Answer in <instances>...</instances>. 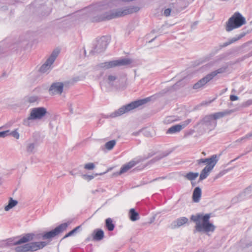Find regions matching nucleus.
<instances>
[{
	"mask_svg": "<svg viewBox=\"0 0 252 252\" xmlns=\"http://www.w3.org/2000/svg\"><path fill=\"white\" fill-rule=\"evenodd\" d=\"M33 236L34 234L32 233H28L17 241L8 239L6 242L3 243V245L5 246L17 245L14 248L16 252H34L43 248L47 245V243L45 242H36L20 245L23 243H26L32 241L33 239Z\"/></svg>",
	"mask_w": 252,
	"mask_h": 252,
	"instance_id": "1",
	"label": "nucleus"
},
{
	"mask_svg": "<svg viewBox=\"0 0 252 252\" xmlns=\"http://www.w3.org/2000/svg\"><path fill=\"white\" fill-rule=\"evenodd\" d=\"M211 216L210 214H197L195 215H192L190 219L193 222H195V229L194 232H204L208 233L209 232H214L215 230V226L209 221Z\"/></svg>",
	"mask_w": 252,
	"mask_h": 252,
	"instance_id": "2",
	"label": "nucleus"
},
{
	"mask_svg": "<svg viewBox=\"0 0 252 252\" xmlns=\"http://www.w3.org/2000/svg\"><path fill=\"white\" fill-rule=\"evenodd\" d=\"M139 9L140 8L138 6H130L124 8L106 11L102 13V14L95 20L101 21L117 18L136 12L138 11Z\"/></svg>",
	"mask_w": 252,
	"mask_h": 252,
	"instance_id": "3",
	"label": "nucleus"
},
{
	"mask_svg": "<svg viewBox=\"0 0 252 252\" xmlns=\"http://www.w3.org/2000/svg\"><path fill=\"white\" fill-rule=\"evenodd\" d=\"M219 160V157L217 155H213L210 158H201L196 160L197 164L201 165L205 164L206 166L201 171L199 180L202 181L209 176Z\"/></svg>",
	"mask_w": 252,
	"mask_h": 252,
	"instance_id": "4",
	"label": "nucleus"
},
{
	"mask_svg": "<svg viewBox=\"0 0 252 252\" xmlns=\"http://www.w3.org/2000/svg\"><path fill=\"white\" fill-rule=\"evenodd\" d=\"M47 113V109L43 107L32 108L29 116L23 120V125L26 126H31L34 121L41 120Z\"/></svg>",
	"mask_w": 252,
	"mask_h": 252,
	"instance_id": "5",
	"label": "nucleus"
},
{
	"mask_svg": "<svg viewBox=\"0 0 252 252\" xmlns=\"http://www.w3.org/2000/svg\"><path fill=\"white\" fill-rule=\"evenodd\" d=\"M246 24V19L239 12H235L226 23L225 29L230 32Z\"/></svg>",
	"mask_w": 252,
	"mask_h": 252,
	"instance_id": "6",
	"label": "nucleus"
},
{
	"mask_svg": "<svg viewBox=\"0 0 252 252\" xmlns=\"http://www.w3.org/2000/svg\"><path fill=\"white\" fill-rule=\"evenodd\" d=\"M148 101V98L133 101L126 105L123 106L120 108L118 110L111 114L112 117H116L121 116L122 115L127 113L134 109L146 103Z\"/></svg>",
	"mask_w": 252,
	"mask_h": 252,
	"instance_id": "7",
	"label": "nucleus"
},
{
	"mask_svg": "<svg viewBox=\"0 0 252 252\" xmlns=\"http://www.w3.org/2000/svg\"><path fill=\"white\" fill-rule=\"evenodd\" d=\"M226 68L225 67H222L216 70L212 71L210 73L207 74L206 76L200 79L197 83H196L193 86L194 89H198L204 86L206 83L213 79L215 77L217 76L218 74L223 73L225 72Z\"/></svg>",
	"mask_w": 252,
	"mask_h": 252,
	"instance_id": "8",
	"label": "nucleus"
},
{
	"mask_svg": "<svg viewBox=\"0 0 252 252\" xmlns=\"http://www.w3.org/2000/svg\"><path fill=\"white\" fill-rule=\"evenodd\" d=\"M226 68L225 67H222L216 70L212 71L210 73L207 74L206 76L200 79L197 83H196L193 86L194 89H198L204 86L206 83L213 79L215 77L217 76L218 74L223 73L225 72Z\"/></svg>",
	"mask_w": 252,
	"mask_h": 252,
	"instance_id": "9",
	"label": "nucleus"
},
{
	"mask_svg": "<svg viewBox=\"0 0 252 252\" xmlns=\"http://www.w3.org/2000/svg\"><path fill=\"white\" fill-rule=\"evenodd\" d=\"M131 63V61L130 60L127 58H123L101 63L98 65V67L104 69H107L116 66L126 65Z\"/></svg>",
	"mask_w": 252,
	"mask_h": 252,
	"instance_id": "10",
	"label": "nucleus"
},
{
	"mask_svg": "<svg viewBox=\"0 0 252 252\" xmlns=\"http://www.w3.org/2000/svg\"><path fill=\"white\" fill-rule=\"evenodd\" d=\"M60 52V50L58 49L54 50L52 52V54L46 60L45 63L41 66L40 68V71L41 72L47 73L51 70V65L59 55Z\"/></svg>",
	"mask_w": 252,
	"mask_h": 252,
	"instance_id": "11",
	"label": "nucleus"
},
{
	"mask_svg": "<svg viewBox=\"0 0 252 252\" xmlns=\"http://www.w3.org/2000/svg\"><path fill=\"white\" fill-rule=\"evenodd\" d=\"M69 224V223H62L56 227L54 229L42 234V238L43 239H50L55 237L60 233L64 231L67 227Z\"/></svg>",
	"mask_w": 252,
	"mask_h": 252,
	"instance_id": "12",
	"label": "nucleus"
},
{
	"mask_svg": "<svg viewBox=\"0 0 252 252\" xmlns=\"http://www.w3.org/2000/svg\"><path fill=\"white\" fill-rule=\"evenodd\" d=\"M200 123L204 126L207 127L209 130L214 129L217 125V121L214 120L211 114L205 116Z\"/></svg>",
	"mask_w": 252,
	"mask_h": 252,
	"instance_id": "13",
	"label": "nucleus"
},
{
	"mask_svg": "<svg viewBox=\"0 0 252 252\" xmlns=\"http://www.w3.org/2000/svg\"><path fill=\"white\" fill-rule=\"evenodd\" d=\"M63 84L62 82L53 83L49 89L51 95L61 94L63 91Z\"/></svg>",
	"mask_w": 252,
	"mask_h": 252,
	"instance_id": "14",
	"label": "nucleus"
},
{
	"mask_svg": "<svg viewBox=\"0 0 252 252\" xmlns=\"http://www.w3.org/2000/svg\"><path fill=\"white\" fill-rule=\"evenodd\" d=\"M108 43L105 40V38L102 37L97 41V43L95 45L94 50L92 52L94 53H100L105 50L107 46Z\"/></svg>",
	"mask_w": 252,
	"mask_h": 252,
	"instance_id": "15",
	"label": "nucleus"
},
{
	"mask_svg": "<svg viewBox=\"0 0 252 252\" xmlns=\"http://www.w3.org/2000/svg\"><path fill=\"white\" fill-rule=\"evenodd\" d=\"M188 219L183 217L173 221L169 225V227L172 229L180 227L188 222Z\"/></svg>",
	"mask_w": 252,
	"mask_h": 252,
	"instance_id": "16",
	"label": "nucleus"
},
{
	"mask_svg": "<svg viewBox=\"0 0 252 252\" xmlns=\"http://www.w3.org/2000/svg\"><path fill=\"white\" fill-rule=\"evenodd\" d=\"M139 162L138 160H132L126 164L124 165L119 171V174L121 175L128 171L130 169L134 166Z\"/></svg>",
	"mask_w": 252,
	"mask_h": 252,
	"instance_id": "17",
	"label": "nucleus"
},
{
	"mask_svg": "<svg viewBox=\"0 0 252 252\" xmlns=\"http://www.w3.org/2000/svg\"><path fill=\"white\" fill-rule=\"evenodd\" d=\"M234 111L233 110H225L221 112H216L212 114L211 115L213 117L215 121L222 118L226 116L231 114Z\"/></svg>",
	"mask_w": 252,
	"mask_h": 252,
	"instance_id": "18",
	"label": "nucleus"
},
{
	"mask_svg": "<svg viewBox=\"0 0 252 252\" xmlns=\"http://www.w3.org/2000/svg\"><path fill=\"white\" fill-rule=\"evenodd\" d=\"M246 35V33L243 32L240 34L236 35V36L233 37L232 39H229L228 41L224 43L221 46L222 47H225L237 41V40L240 39L242 37H243Z\"/></svg>",
	"mask_w": 252,
	"mask_h": 252,
	"instance_id": "19",
	"label": "nucleus"
},
{
	"mask_svg": "<svg viewBox=\"0 0 252 252\" xmlns=\"http://www.w3.org/2000/svg\"><path fill=\"white\" fill-rule=\"evenodd\" d=\"M201 195V189L199 187H196L193 192L192 200L195 202H198Z\"/></svg>",
	"mask_w": 252,
	"mask_h": 252,
	"instance_id": "20",
	"label": "nucleus"
},
{
	"mask_svg": "<svg viewBox=\"0 0 252 252\" xmlns=\"http://www.w3.org/2000/svg\"><path fill=\"white\" fill-rule=\"evenodd\" d=\"M184 128V126L176 125L169 128L166 132L167 133L174 134L180 132Z\"/></svg>",
	"mask_w": 252,
	"mask_h": 252,
	"instance_id": "21",
	"label": "nucleus"
},
{
	"mask_svg": "<svg viewBox=\"0 0 252 252\" xmlns=\"http://www.w3.org/2000/svg\"><path fill=\"white\" fill-rule=\"evenodd\" d=\"M93 239L96 241H100L104 237V232L101 229H96L94 232Z\"/></svg>",
	"mask_w": 252,
	"mask_h": 252,
	"instance_id": "22",
	"label": "nucleus"
},
{
	"mask_svg": "<svg viewBox=\"0 0 252 252\" xmlns=\"http://www.w3.org/2000/svg\"><path fill=\"white\" fill-rule=\"evenodd\" d=\"M129 216L130 220L132 221H136L139 219L138 213L135 212L134 209H130L129 212Z\"/></svg>",
	"mask_w": 252,
	"mask_h": 252,
	"instance_id": "23",
	"label": "nucleus"
},
{
	"mask_svg": "<svg viewBox=\"0 0 252 252\" xmlns=\"http://www.w3.org/2000/svg\"><path fill=\"white\" fill-rule=\"evenodd\" d=\"M198 175L199 174L197 172H190L184 175V177L187 180L192 181L196 179Z\"/></svg>",
	"mask_w": 252,
	"mask_h": 252,
	"instance_id": "24",
	"label": "nucleus"
},
{
	"mask_svg": "<svg viewBox=\"0 0 252 252\" xmlns=\"http://www.w3.org/2000/svg\"><path fill=\"white\" fill-rule=\"evenodd\" d=\"M17 201L15 200H13L11 198L9 201L8 205L5 206L4 210L6 211H9L10 209L14 207L17 204Z\"/></svg>",
	"mask_w": 252,
	"mask_h": 252,
	"instance_id": "25",
	"label": "nucleus"
},
{
	"mask_svg": "<svg viewBox=\"0 0 252 252\" xmlns=\"http://www.w3.org/2000/svg\"><path fill=\"white\" fill-rule=\"evenodd\" d=\"M105 223L106 226L109 231H113L114 230L115 225L111 218L107 219L105 220Z\"/></svg>",
	"mask_w": 252,
	"mask_h": 252,
	"instance_id": "26",
	"label": "nucleus"
},
{
	"mask_svg": "<svg viewBox=\"0 0 252 252\" xmlns=\"http://www.w3.org/2000/svg\"><path fill=\"white\" fill-rule=\"evenodd\" d=\"M116 143V142L115 140L109 141L105 143V147L107 150H111L114 148Z\"/></svg>",
	"mask_w": 252,
	"mask_h": 252,
	"instance_id": "27",
	"label": "nucleus"
},
{
	"mask_svg": "<svg viewBox=\"0 0 252 252\" xmlns=\"http://www.w3.org/2000/svg\"><path fill=\"white\" fill-rule=\"evenodd\" d=\"M35 144L33 143H29L27 147V151L28 153H33L35 152Z\"/></svg>",
	"mask_w": 252,
	"mask_h": 252,
	"instance_id": "28",
	"label": "nucleus"
},
{
	"mask_svg": "<svg viewBox=\"0 0 252 252\" xmlns=\"http://www.w3.org/2000/svg\"><path fill=\"white\" fill-rule=\"evenodd\" d=\"M39 100V97L34 95H31L29 96L28 101L30 103H34L37 101Z\"/></svg>",
	"mask_w": 252,
	"mask_h": 252,
	"instance_id": "29",
	"label": "nucleus"
},
{
	"mask_svg": "<svg viewBox=\"0 0 252 252\" xmlns=\"http://www.w3.org/2000/svg\"><path fill=\"white\" fill-rule=\"evenodd\" d=\"M9 135H11L16 139H18L20 137V134L18 132V129H15L14 130L11 132L9 131Z\"/></svg>",
	"mask_w": 252,
	"mask_h": 252,
	"instance_id": "30",
	"label": "nucleus"
},
{
	"mask_svg": "<svg viewBox=\"0 0 252 252\" xmlns=\"http://www.w3.org/2000/svg\"><path fill=\"white\" fill-rule=\"evenodd\" d=\"M116 79V77L114 75H109L108 77V83L112 86L113 84L114 81Z\"/></svg>",
	"mask_w": 252,
	"mask_h": 252,
	"instance_id": "31",
	"label": "nucleus"
},
{
	"mask_svg": "<svg viewBox=\"0 0 252 252\" xmlns=\"http://www.w3.org/2000/svg\"><path fill=\"white\" fill-rule=\"evenodd\" d=\"M80 227V226L76 227L74 229H73L72 230L68 232L67 234H66L64 237V238H67L68 237L72 236L74 233H75L78 229H79Z\"/></svg>",
	"mask_w": 252,
	"mask_h": 252,
	"instance_id": "32",
	"label": "nucleus"
},
{
	"mask_svg": "<svg viewBox=\"0 0 252 252\" xmlns=\"http://www.w3.org/2000/svg\"><path fill=\"white\" fill-rule=\"evenodd\" d=\"M95 166L93 163H88L85 165L84 168L87 170H93L94 169Z\"/></svg>",
	"mask_w": 252,
	"mask_h": 252,
	"instance_id": "33",
	"label": "nucleus"
},
{
	"mask_svg": "<svg viewBox=\"0 0 252 252\" xmlns=\"http://www.w3.org/2000/svg\"><path fill=\"white\" fill-rule=\"evenodd\" d=\"M251 136H252V132L251 133H248L247 135H246L245 136L238 139L237 140V142H241L244 140L248 139H249Z\"/></svg>",
	"mask_w": 252,
	"mask_h": 252,
	"instance_id": "34",
	"label": "nucleus"
},
{
	"mask_svg": "<svg viewBox=\"0 0 252 252\" xmlns=\"http://www.w3.org/2000/svg\"><path fill=\"white\" fill-rule=\"evenodd\" d=\"M9 135V130H5L0 132V137H5Z\"/></svg>",
	"mask_w": 252,
	"mask_h": 252,
	"instance_id": "35",
	"label": "nucleus"
},
{
	"mask_svg": "<svg viewBox=\"0 0 252 252\" xmlns=\"http://www.w3.org/2000/svg\"><path fill=\"white\" fill-rule=\"evenodd\" d=\"M82 178L88 181L91 180L94 178V176L93 175H82Z\"/></svg>",
	"mask_w": 252,
	"mask_h": 252,
	"instance_id": "36",
	"label": "nucleus"
},
{
	"mask_svg": "<svg viewBox=\"0 0 252 252\" xmlns=\"http://www.w3.org/2000/svg\"><path fill=\"white\" fill-rule=\"evenodd\" d=\"M171 10L170 8L166 9L163 12V15L166 17L170 15Z\"/></svg>",
	"mask_w": 252,
	"mask_h": 252,
	"instance_id": "37",
	"label": "nucleus"
},
{
	"mask_svg": "<svg viewBox=\"0 0 252 252\" xmlns=\"http://www.w3.org/2000/svg\"><path fill=\"white\" fill-rule=\"evenodd\" d=\"M252 104V99H249L246 101L244 104V106L245 107L249 106Z\"/></svg>",
	"mask_w": 252,
	"mask_h": 252,
	"instance_id": "38",
	"label": "nucleus"
},
{
	"mask_svg": "<svg viewBox=\"0 0 252 252\" xmlns=\"http://www.w3.org/2000/svg\"><path fill=\"white\" fill-rule=\"evenodd\" d=\"M252 192V186H250L249 187H248V188H247L246 189H245V192L247 194H249L250 192Z\"/></svg>",
	"mask_w": 252,
	"mask_h": 252,
	"instance_id": "39",
	"label": "nucleus"
},
{
	"mask_svg": "<svg viewBox=\"0 0 252 252\" xmlns=\"http://www.w3.org/2000/svg\"><path fill=\"white\" fill-rule=\"evenodd\" d=\"M230 99L231 101H235L238 99V97L236 95H231L230 96Z\"/></svg>",
	"mask_w": 252,
	"mask_h": 252,
	"instance_id": "40",
	"label": "nucleus"
},
{
	"mask_svg": "<svg viewBox=\"0 0 252 252\" xmlns=\"http://www.w3.org/2000/svg\"><path fill=\"white\" fill-rule=\"evenodd\" d=\"M191 120L190 119H188L185 121L183 124H181L182 126H184V128L189 123H190Z\"/></svg>",
	"mask_w": 252,
	"mask_h": 252,
	"instance_id": "41",
	"label": "nucleus"
},
{
	"mask_svg": "<svg viewBox=\"0 0 252 252\" xmlns=\"http://www.w3.org/2000/svg\"><path fill=\"white\" fill-rule=\"evenodd\" d=\"M224 173H222V172H220L219 173L218 175H216V176L215 177V179H218L220 177H221L223 175H224Z\"/></svg>",
	"mask_w": 252,
	"mask_h": 252,
	"instance_id": "42",
	"label": "nucleus"
},
{
	"mask_svg": "<svg viewBox=\"0 0 252 252\" xmlns=\"http://www.w3.org/2000/svg\"><path fill=\"white\" fill-rule=\"evenodd\" d=\"M70 173L72 175H74V173H73V172H72V171H70Z\"/></svg>",
	"mask_w": 252,
	"mask_h": 252,
	"instance_id": "43",
	"label": "nucleus"
},
{
	"mask_svg": "<svg viewBox=\"0 0 252 252\" xmlns=\"http://www.w3.org/2000/svg\"><path fill=\"white\" fill-rule=\"evenodd\" d=\"M102 174H103L102 173H100V174H95V176H97V175H102Z\"/></svg>",
	"mask_w": 252,
	"mask_h": 252,
	"instance_id": "44",
	"label": "nucleus"
},
{
	"mask_svg": "<svg viewBox=\"0 0 252 252\" xmlns=\"http://www.w3.org/2000/svg\"><path fill=\"white\" fill-rule=\"evenodd\" d=\"M158 179H157H157H155L153 180V181H156V180H157Z\"/></svg>",
	"mask_w": 252,
	"mask_h": 252,
	"instance_id": "45",
	"label": "nucleus"
},
{
	"mask_svg": "<svg viewBox=\"0 0 252 252\" xmlns=\"http://www.w3.org/2000/svg\"><path fill=\"white\" fill-rule=\"evenodd\" d=\"M154 39V38L153 39H152V40H151V41H150V42H152V41H153Z\"/></svg>",
	"mask_w": 252,
	"mask_h": 252,
	"instance_id": "46",
	"label": "nucleus"
}]
</instances>
